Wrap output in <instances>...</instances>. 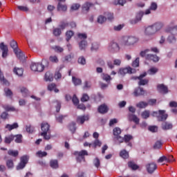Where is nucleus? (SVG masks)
I'll return each mask as SVG.
<instances>
[{"mask_svg": "<svg viewBox=\"0 0 177 177\" xmlns=\"http://www.w3.org/2000/svg\"><path fill=\"white\" fill-rule=\"evenodd\" d=\"M48 66L49 64V62L47 60H42L41 63H35L32 62L30 64V70L32 71H37L38 73H42L44 70H45V65Z\"/></svg>", "mask_w": 177, "mask_h": 177, "instance_id": "obj_1", "label": "nucleus"}, {"mask_svg": "<svg viewBox=\"0 0 177 177\" xmlns=\"http://www.w3.org/2000/svg\"><path fill=\"white\" fill-rule=\"evenodd\" d=\"M139 42V38L136 36H126L122 42L123 46H133L135 44Z\"/></svg>", "mask_w": 177, "mask_h": 177, "instance_id": "obj_2", "label": "nucleus"}, {"mask_svg": "<svg viewBox=\"0 0 177 177\" xmlns=\"http://www.w3.org/2000/svg\"><path fill=\"white\" fill-rule=\"evenodd\" d=\"M41 129L42 131L40 133L41 136H43L46 140H49L50 136L48 135V133L50 132V125L48 122H44L41 124Z\"/></svg>", "mask_w": 177, "mask_h": 177, "instance_id": "obj_3", "label": "nucleus"}, {"mask_svg": "<svg viewBox=\"0 0 177 177\" xmlns=\"http://www.w3.org/2000/svg\"><path fill=\"white\" fill-rule=\"evenodd\" d=\"M147 52H150V50L147 49L144 51H141L140 55L142 57H145L147 60H149L150 62H154L155 63H157V62L160 60V57H158L156 55L147 54Z\"/></svg>", "mask_w": 177, "mask_h": 177, "instance_id": "obj_4", "label": "nucleus"}, {"mask_svg": "<svg viewBox=\"0 0 177 177\" xmlns=\"http://www.w3.org/2000/svg\"><path fill=\"white\" fill-rule=\"evenodd\" d=\"M28 160H30V156L27 155H24L20 158V162L17 165L16 169L17 171H20V169H24L26 168V165L28 164Z\"/></svg>", "mask_w": 177, "mask_h": 177, "instance_id": "obj_5", "label": "nucleus"}, {"mask_svg": "<svg viewBox=\"0 0 177 177\" xmlns=\"http://www.w3.org/2000/svg\"><path fill=\"white\" fill-rule=\"evenodd\" d=\"M73 154L76 156L77 162H82V161H85V156H88V151L86 150H82L81 151H75Z\"/></svg>", "mask_w": 177, "mask_h": 177, "instance_id": "obj_6", "label": "nucleus"}, {"mask_svg": "<svg viewBox=\"0 0 177 177\" xmlns=\"http://www.w3.org/2000/svg\"><path fill=\"white\" fill-rule=\"evenodd\" d=\"M120 45L115 41H111L108 46V50L111 53H118L120 52Z\"/></svg>", "mask_w": 177, "mask_h": 177, "instance_id": "obj_7", "label": "nucleus"}, {"mask_svg": "<svg viewBox=\"0 0 177 177\" xmlns=\"http://www.w3.org/2000/svg\"><path fill=\"white\" fill-rule=\"evenodd\" d=\"M147 75V73L145 72L142 74L140 75L138 77H134V80H139L138 85L140 86H145L149 84V80L148 79H143Z\"/></svg>", "mask_w": 177, "mask_h": 177, "instance_id": "obj_8", "label": "nucleus"}, {"mask_svg": "<svg viewBox=\"0 0 177 177\" xmlns=\"http://www.w3.org/2000/svg\"><path fill=\"white\" fill-rule=\"evenodd\" d=\"M0 49L2 50V57L3 59H6L9 55V48L7 45H5V43L1 42L0 44Z\"/></svg>", "mask_w": 177, "mask_h": 177, "instance_id": "obj_9", "label": "nucleus"}, {"mask_svg": "<svg viewBox=\"0 0 177 177\" xmlns=\"http://www.w3.org/2000/svg\"><path fill=\"white\" fill-rule=\"evenodd\" d=\"M158 115L157 116L158 121L164 122L167 121V118H168V114L165 113V110H159Z\"/></svg>", "mask_w": 177, "mask_h": 177, "instance_id": "obj_10", "label": "nucleus"}, {"mask_svg": "<svg viewBox=\"0 0 177 177\" xmlns=\"http://www.w3.org/2000/svg\"><path fill=\"white\" fill-rule=\"evenodd\" d=\"M146 168L148 174H153L154 171L157 169V164L151 162L146 165Z\"/></svg>", "mask_w": 177, "mask_h": 177, "instance_id": "obj_11", "label": "nucleus"}, {"mask_svg": "<svg viewBox=\"0 0 177 177\" xmlns=\"http://www.w3.org/2000/svg\"><path fill=\"white\" fill-rule=\"evenodd\" d=\"M133 71H135V69L131 67L122 68L119 70V74H120V75H125V74H132Z\"/></svg>", "mask_w": 177, "mask_h": 177, "instance_id": "obj_12", "label": "nucleus"}, {"mask_svg": "<svg viewBox=\"0 0 177 177\" xmlns=\"http://www.w3.org/2000/svg\"><path fill=\"white\" fill-rule=\"evenodd\" d=\"M146 93V91L142 87H137L134 89L133 95L138 97V96H143Z\"/></svg>", "mask_w": 177, "mask_h": 177, "instance_id": "obj_13", "label": "nucleus"}, {"mask_svg": "<svg viewBox=\"0 0 177 177\" xmlns=\"http://www.w3.org/2000/svg\"><path fill=\"white\" fill-rule=\"evenodd\" d=\"M97 111L100 114H106L109 112V106L106 104H102L98 106Z\"/></svg>", "mask_w": 177, "mask_h": 177, "instance_id": "obj_14", "label": "nucleus"}, {"mask_svg": "<svg viewBox=\"0 0 177 177\" xmlns=\"http://www.w3.org/2000/svg\"><path fill=\"white\" fill-rule=\"evenodd\" d=\"M85 121H89V116L88 115L77 116L76 119V122H77V124H81L82 125Z\"/></svg>", "mask_w": 177, "mask_h": 177, "instance_id": "obj_15", "label": "nucleus"}, {"mask_svg": "<svg viewBox=\"0 0 177 177\" xmlns=\"http://www.w3.org/2000/svg\"><path fill=\"white\" fill-rule=\"evenodd\" d=\"M145 35H148V36L154 35V34H156V30L154 29V26H153V25H151V26L147 27L145 30Z\"/></svg>", "mask_w": 177, "mask_h": 177, "instance_id": "obj_16", "label": "nucleus"}, {"mask_svg": "<svg viewBox=\"0 0 177 177\" xmlns=\"http://www.w3.org/2000/svg\"><path fill=\"white\" fill-rule=\"evenodd\" d=\"M14 53H15V55H17V57H18L20 62H24V60H26V55H24V52H21V50H15Z\"/></svg>", "mask_w": 177, "mask_h": 177, "instance_id": "obj_17", "label": "nucleus"}, {"mask_svg": "<svg viewBox=\"0 0 177 177\" xmlns=\"http://www.w3.org/2000/svg\"><path fill=\"white\" fill-rule=\"evenodd\" d=\"M158 8V6L157 5V3L152 2L151 3V6H149V8L145 10V15H150V13H151V10H153V12H156Z\"/></svg>", "mask_w": 177, "mask_h": 177, "instance_id": "obj_18", "label": "nucleus"}, {"mask_svg": "<svg viewBox=\"0 0 177 177\" xmlns=\"http://www.w3.org/2000/svg\"><path fill=\"white\" fill-rule=\"evenodd\" d=\"M157 89L160 93H168V87L164 84H158L157 86Z\"/></svg>", "mask_w": 177, "mask_h": 177, "instance_id": "obj_19", "label": "nucleus"}, {"mask_svg": "<svg viewBox=\"0 0 177 177\" xmlns=\"http://www.w3.org/2000/svg\"><path fill=\"white\" fill-rule=\"evenodd\" d=\"M128 118L130 121H133V122H135L136 125L139 124V122L140 121V120L139 119V118H138V116H136V115L132 113H129L128 115Z\"/></svg>", "mask_w": 177, "mask_h": 177, "instance_id": "obj_20", "label": "nucleus"}, {"mask_svg": "<svg viewBox=\"0 0 177 177\" xmlns=\"http://www.w3.org/2000/svg\"><path fill=\"white\" fill-rule=\"evenodd\" d=\"M173 127L174 126L170 122H163L162 123V129H163V131H168L169 129H172Z\"/></svg>", "mask_w": 177, "mask_h": 177, "instance_id": "obj_21", "label": "nucleus"}, {"mask_svg": "<svg viewBox=\"0 0 177 177\" xmlns=\"http://www.w3.org/2000/svg\"><path fill=\"white\" fill-rule=\"evenodd\" d=\"M128 167L132 171H136L139 169V165H136L133 160L129 161L127 163Z\"/></svg>", "mask_w": 177, "mask_h": 177, "instance_id": "obj_22", "label": "nucleus"}, {"mask_svg": "<svg viewBox=\"0 0 177 177\" xmlns=\"http://www.w3.org/2000/svg\"><path fill=\"white\" fill-rule=\"evenodd\" d=\"M91 6H93L92 3H86L82 6V12L83 13H88L89 12V9H91Z\"/></svg>", "mask_w": 177, "mask_h": 177, "instance_id": "obj_23", "label": "nucleus"}, {"mask_svg": "<svg viewBox=\"0 0 177 177\" xmlns=\"http://www.w3.org/2000/svg\"><path fill=\"white\" fill-rule=\"evenodd\" d=\"M155 30V32L160 31L164 27V24L162 22H156L152 25Z\"/></svg>", "mask_w": 177, "mask_h": 177, "instance_id": "obj_24", "label": "nucleus"}, {"mask_svg": "<svg viewBox=\"0 0 177 177\" xmlns=\"http://www.w3.org/2000/svg\"><path fill=\"white\" fill-rule=\"evenodd\" d=\"M57 9L58 12H66L67 11V5L63 4L62 3L58 2Z\"/></svg>", "mask_w": 177, "mask_h": 177, "instance_id": "obj_25", "label": "nucleus"}, {"mask_svg": "<svg viewBox=\"0 0 177 177\" xmlns=\"http://www.w3.org/2000/svg\"><path fill=\"white\" fill-rule=\"evenodd\" d=\"M68 129L71 132V133H75V131H77V127L75 122H72L68 124Z\"/></svg>", "mask_w": 177, "mask_h": 177, "instance_id": "obj_26", "label": "nucleus"}, {"mask_svg": "<svg viewBox=\"0 0 177 177\" xmlns=\"http://www.w3.org/2000/svg\"><path fill=\"white\" fill-rule=\"evenodd\" d=\"M13 140H15V135L11 134L8 136L5 137L4 142L6 145H10V143H12V142H13Z\"/></svg>", "mask_w": 177, "mask_h": 177, "instance_id": "obj_27", "label": "nucleus"}, {"mask_svg": "<svg viewBox=\"0 0 177 177\" xmlns=\"http://www.w3.org/2000/svg\"><path fill=\"white\" fill-rule=\"evenodd\" d=\"M120 156L124 160L129 158V152L127 151L125 149H122L120 152Z\"/></svg>", "mask_w": 177, "mask_h": 177, "instance_id": "obj_28", "label": "nucleus"}, {"mask_svg": "<svg viewBox=\"0 0 177 177\" xmlns=\"http://www.w3.org/2000/svg\"><path fill=\"white\" fill-rule=\"evenodd\" d=\"M19 128V124L17 122L12 124H6V129H8V131H12V129H17Z\"/></svg>", "mask_w": 177, "mask_h": 177, "instance_id": "obj_29", "label": "nucleus"}, {"mask_svg": "<svg viewBox=\"0 0 177 177\" xmlns=\"http://www.w3.org/2000/svg\"><path fill=\"white\" fill-rule=\"evenodd\" d=\"M101 78L103 80V81L107 82V84H110V81H111V76L106 73H102Z\"/></svg>", "mask_w": 177, "mask_h": 177, "instance_id": "obj_30", "label": "nucleus"}, {"mask_svg": "<svg viewBox=\"0 0 177 177\" xmlns=\"http://www.w3.org/2000/svg\"><path fill=\"white\" fill-rule=\"evenodd\" d=\"M0 82L3 85H9V82L6 80L5 76H3V73L0 69Z\"/></svg>", "mask_w": 177, "mask_h": 177, "instance_id": "obj_31", "label": "nucleus"}, {"mask_svg": "<svg viewBox=\"0 0 177 177\" xmlns=\"http://www.w3.org/2000/svg\"><path fill=\"white\" fill-rule=\"evenodd\" d=\"M86 46H88V41L85 40H82L79 43V48L80 50H85V49H86Z\"/></svg>", "mask_w": 177, "mask_h": 177, "instance_id": "obj_32", "label": "nucleus"}, {"mask_svg": "<svg viewBox=\"0 0 177 177\" xmlns=\"http://www.w3.org/2000/svg\"><path fill=\"white\" fill-rule=\"evenodd\" d=\"M48 91H54L55 93H57L59 92V89L56 88V84L55 83H51L48 84Z\"/></svg>", "mask_w": 177, "mask_h": 177, "instance_id": "obj_33", "label": "nucleus"}, {"mask_svg": "<svg viewBox=\"0 0 177 177\" xmlns=\"http://www.w3.org/2000/svg\"><path fill=\"white\" fill-rule=\"evenodd\" d=\"M6 164L8 169H13V168H15V162H13V160L12 159L7 160Z\"/></svg>", "mask_w": 177, "mask_h": 177, "instance_id": "obj_34", "label": "nucleus"}, {"mask_svg": "<svg viewBox=\"0 0 177 177\" xmlns=\"http://www.w3.org/2000/svg\"><path fill=\"white\" fill-rule=\"evenodd\" d=\"M50 166L53 169H57V168H59V162L57 160H51L50 161Z\"/></svg>", "mask_w": 177, "mask_h": 177, "instance_id": "obj_35", "label": "nucleus"}, {"mask_svg": "<svg viewBox=\"0 0 177 177\" xmlns=\"http://www.w3.org/2000/svg\"><path fill=\"white\" fill-rule=\"evenodd\" d=\"M8 156H10L11 157H18L19 156V151L17 150H13V149H10L8 151Z\"/></svg>", "mask_w": 177, "mask_h": 177, "instance_id": "obj_36", "label": "nucleus"}, {"mask_svg": "<svg viewBox=\"0 0 177 177\" xmlns=\"http://www.w3.org/2000/svg\"><path fill=\"white\" fill-rule=\"evenodd\" d=\"M13 72L16 75H18V77H21V75H23L24 70L21 68H15Z\"/></svg>", "mask_w": 177, "mask_h": 177, "instance_id": "obj_37", "label": "nucleus"}, {"mask_svg": "<svg viewBox=\"0 0 177 177\" xmlns=\"http://www.w3.org/2000/svg\"><path fill=\"white\" fill-rule=\"evenodd\" d=\"M68 26H70V23L64 21H61L59 25V27L61 28V30H65Z\"/></svg>", "mask_w": 177, "mask_h": 177, "instance_id": "obj_38", "label": "nucleus"}, {"mask_svg": "<svg viewBox=\"0 0 177 177\" xmlns=\"http://www.w3.org/2000/svg\"><path fill=\"white\" fill-rule=\"evenodd\" d=\"M55 37H60L62 35V29L60 28H55L53 30Z\"/></svg>", "mask_w": 177, "mask_h": 177, "instance_id": "obj_39", "label": "nucleus"}, {"mask_svg": "<svg viewBox=\"0 0 177 177\" xmlns=\"http://www.w3.org/2000/svg\"><path fill=\"white\" fill-rule=\"evenodd\" d=\"M102 146V142L99 139H95L94 142H92L93 149H96V147H100Z\"/></svg>", "mask_w": 177, "mask_h": 177, "instance_id": "obj_40", "label": "nucleus"}, {"mask_svg": "<svg viewBox=\"0 0 177 177\" xmlns=\"http://www.w3.org/2000/svg\"><path fill=\"white\" fill-rule=\"evenodd\" d=\"M121 132V129L120 127H115L113 130V136H115V138L120 136Z\"/></svg>", "mask_w": 177, "mask_h": 177, "instance_id": "obj_41", "label": "nucleus"}, {"mask_svg": "<svg viewBox=\"0 0 177 177\" xmlns=\"http://www.w3.org/2000/svg\"><path fill=\"white\" fill-rule=\"evenodd\" d=\"M14 136L15 138V143H22V142H23V135L17 134Z\"/></svg>", "mask_w": 177, "mask_h": 177, "instance_id": "obj_42", "label": "nucleus"}, {"mask_svg": "<svg viewBox=\"0 0 177 177\" xmlns=\"http://www.w3.org/2000/svg\"><path fill=\"white\" fill-rule=\"evenodd\" d=\"M72 81L75 86L82 84V80H81V79L77 78L74 76L72 77Z\"/></svg>", "mask_w": 177, "mask_h": 177, "instance_id": "obj_43", "label": "nucleus"}, {"mask_svg": "<svg viewBox=\"0 0 177 177\" xmlns=\"http://www.w3.org/2000/svg\"><path fill=\"white\" fill-rule=\"evenodd\" d=\"M45 81H53V75L50 72H46L45 74Z\"/></svg>", "mask_w": 177, "mask_h": 177, "instance_id": "obj_44", "label": "nucleus"}, {"mask_svg": "<svg viewBox=\"0 0 177 177\" xmlns=\"http://www.w3.org/2000/svg\"><path fill=\"white\" fill-rule=\"evenodd\" d=\"M74 35V32L73 30H68L66 32V41L68 42L71 39L72 37Z\"/></svg>", "mask_w": 177, "mask_h": 177, "instance_id": "obj_45", "label": "nucleus"}, {"mask_svg": "<svg viewBox=\"0 0 177 177\" xmlns=\"http://www.w3.org/2000/svg\"><path fill=\"white\" fill-rule=\"evenodd\" d=\"M147 106H149V104L143 101H141L136 104V107H138V109H145V107H147Z\"/></svg>", "mask_w": 177, "mask_h": 177, "instance_id": "obj_46", "label": "nucleus"}, {"mask_svg": "<svg viewBox=\"0 0 177 177\" xmlns=\"http://www.w3.org/2000/svg\"><path fill=\"white\" fill-rule=\"evenodd\" d=\"M36 156L39 158H42L43 157H46L48 156V153L46 151H38L36 153Z\"/></svg>", "mask_w": 177, "mask_h": 177, "instance_id": "obj_47", "label": "nucleus"}, {"mask_svg": "<svg viewBox=\"0 0 177 177\" xmlns=\"http://www.w3.org/2000/svg\"><path fill=\"white\" fill-rule=\"evenodd\" d=\"M156 73H158V68L156 67H152L148 71V74H149V75H154Z\"/></svg>", "mask_w": 177, "mask_h": 177, "instance_id": "obj_48", "label": "nucleus"}, {"mask_svg": "<svg viewBox=\"0 0 177 177\" xmlns=\"http://www.w3.org/2000/svg\"><path fill=\"white\" fill-rule=\"evenodd\" d=\"M10 46L12 48H13V50H19V48H17V42L15 40H12L10 43Z\"/></svg>", "mask_w": 177, "mask_h": 177, "instance_id": "obj_49", "label": "nucleus"}, {"mask_svg": "<svg viewBox=\"0 0 177 177\" xmlns=\"http://www.w3.org/2000/svg\"><path fill=\"white\" fill-rule=\"evenodd\" d=\"M132 139H133V136L130 134H126L124 136V143H129Z\"/></svg>", "mask_w": 177, "mask_h": 177, "instance_id": "obj_50", "label": "nucleus"}, {"mask_svg": "<svg viewBox=\"0 0 177 177\" xmlns=\"http://www.w3.org/2000/svg\"><path fill=\"white\" fill-rule=\"evenodd\" d=\"M146 15L145 12H142V11H140L139 12L137 13L136 16V19L138 21H140V20H142V17H143V16Z\"/></svg>", "mask_w": 177, "mask_h": 177, "instance_id": "obj_51", "label": "nucleus"}, {"mask_svg": "<svg viewBox=\"0 0 177 177\" xmlns=\"http://www.w3.org/2000/svg\"><path fill=\"white\" fill-rule=\"evenodd\" d=\"M106 20H107V18L103 15H100L97 18V23H100V24H103Z\"/></svg>", "mask_w": 177, "mask_h": 177, "instance_id": "obj_52", "label": "nucleus"}, {"mask_svg": "<svg viewBox=\"0 0 177 177\" xmlns=\"http://www.w3.org/2000/svg\"><path fill=\"white\" fill-rule=\"evenodd\" d=\"M141 117L145 120L149 118L150 117V112L149 111H145L141 113Z\"/></svg>", "mask_w": 177, "mask_h": 177, "instance_id": "obj_53", "label": "nucleus"}, {"mask_svg": "<svg viewBox=\"0 0 177 177\" xmlns=\"http://www.w3.org/2000/svg\"><path fill=\"white\" fill-rule=\"evenodd\" d=\"M53 49L55 50L57 53H62V52L64 50V49L59 46H55L54 47H53Z\"/></svg>", "mask_w": 177, "mask_h": 177, "instance_id": "obj_54", "label": "nucleus"}, {"mask_svg": "<svg viewBox=\"0 0 177 177\" xmlns=\"http://www.w3.org/2000/svg\"><path fill=\"white\" fill-rule=\"evenodd\" d=\"M105 16L106 17V19L109 21H111L112 20L114 19V14H113L111 12H106V13H105Z\"/></svg>", "mask_w": 177, "mask_h": 177, "instance_id": "obj_55", "label": "nucleus"}, {"mask_svg": "<svg viewBox=\"0 0 177 177\" xmlns=\"http://www.w3.org/2000/svg\"><path fill=\"white\" fill-rule=\"evenodd\" d=\"M161 146H162V142L160 140H158L155 142L153 145V149H161Z\"/></svg>", "mask_w": 177, "mask_h": 177, "instance_id": "obj_56", "label": "nucleus"}, {"mask_svg": "<svg viewBox=\"0 0 177 177\" xmlns=\"http://www.w3.org/2000/svg\"><path fill=\"white\" fill-rule=\"evenodd\" d=\"M49 60L52 63H59V59L57 58V56H56V55L50 56Z\"/></svg>", "mask_w": 177, "mask_h": 177, "instance_id": "obj_57", "label": "nucleus"}, {"mask_svg": "<svg viewBox=\"0 0 177 177\" xmlns=\"http://www.w3.org/2000/svg\"><path fill=\"white\" fill-rule=\"evenodd\" d=\"M77 62L79 64H82V66L86 64V59H85V57H79Z\"/></svg>", "mask_w": 177, "mask_h": 177, "instance_id": "obj_58", "label": "nucleus"}, {"mask_svg": "<svg viewBox=\"0 0 177 177\" xmlns=\"http://www.w3.org/2000/svg\"><path fill=\"white\" fill-rule=\"evenodd\" d=\"M21 93H22V96H24V97H26L27 95H28V90L24 87H22L21 88Z\"/></svg>", "mask_w": 177, "mask_h": 177, "instance_id": "obj_59", "label": "nucleus"}, {"mask_svg": "<svg viewBox=\"0 0 177 177\" xmlns=\"http://www.w3.org/2000/svg\"><path fill=\"white\" fill-rule=\"evenodd\" d=\"M79 8H81L80 3H74L71 7V10H78Z\"/></svg>", "mask_w": 177, "mask_h": 177, "instance_id": "obj_60", "label": "nucleus"}, {"mask_svg": "<svg viewBox=\"0 0 177 177\" xmlns=\"http://www.w3.org/2000/svg\"><path fill=\"white\" fill-rule=\"evenodd\" d=\"M93 164L96 168L100 167V160L98 158H95L93 160Z\"/></svg>", "mask_w": 177, "mask_h": 177, "instance_id": "obj_61", "label": "nucleus"}, {"mask_svg": "<svg viewBox=\"0 0 177 177\" xmlns=\"http://www.w3.org/2000/svg\"><path fill=\"white\" fill-rule=\"evenodd\" d=\"M88 100H89V95H88V94H83L82 97H81V102H88Z\"/></svg>", "mask_w": 177, "mask_h": 177, "instance_id": "obj_62", "label": "nucleus"}, {"mask_svg": "<svg viewBox=\"0 0 177 177\" xmlns=\"http://www.w3.org/2000/svg\"><path fill=\"white\" fill-rule=\"evenodd\" d=\"M99 49V44L96 42L92 44L91 50H97Z\"/></svg>", "mask_w": 177, "mask_h": 177, "instance_id": "obj_63", "label": "nucleus"}, {"mask_svg": "<svg viewBox=\"0 0 177 177\" xmlns=\"http://www.w3.org/2000/svg\"><path fill=\"white\" fill-rule=\"evenodd\" d=\"M133 67H139V57H137L133 62H132Z\"/></svg>", "mask_w": 177, "mask_h": 177, "instance_id": "obj_64", "label": "nucleus"}]
</instances>
